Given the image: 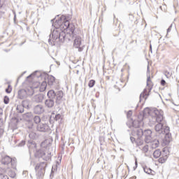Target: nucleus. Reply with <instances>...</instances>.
<instances>
[{
	"mask_svg": "<svg viewBox=\"0 0 179 179\" xmlns=\"http://www.w3.org/2000/svg\"><path fill=\"white\" fill-rule=\"evenodd\" d=\"M149 82H150V77H148L147 78V86H149Z\"/></svg>",
	"mask_w": 179,
	"mask_h": 179,
	"instance_id": "de8ad7c7",
	"label": "nucleus"
},
{
	"mask_svg": "<svg viewBox=\"0 0 179 179\" xmlns=\"http://www.w3.org/2000/svg\"><path fill=\"white\" fill-rule=\"evenodd\" d=\"M82 41H83V39H82V37H80V36L78 35L74 36L73 46L74 47V48H78L79 52L83 51V48H82Z\"/></svg>",
	"mask_w": 179,
	"mask_h": 179,
	"instance_id": "0eeeda50",
	"label": "nucleus"
},
{
	"mask_svg": "<svg viewBox=\"0 0 179 179\" xmlns=\"http://www.w3.org/2000/svg\"><path fill=\"white\" fill-rule=\"evenodd\" d=\"M34 127V124H33V123H29V126H28V128L29 129H33Z\"/></svg>",
	"mask_w": 179,
	"mask_h": 179,
	"instance_id": "79ce46f5",
	"label": "nucleus"
},
{
	"mask_svg": "<svg viewBox=\"0 0 179 179\" xmlns=\"http://www.w3.org/2000/svg\"><path fill=\"white\" fill-rule=\"evenodd\" d=\"M152 90V87L150 88L144 89V90L140 94V101H142V100H146L148 97H149V92Z\"/></svg>",
	"mask_w": 179,
	"mask_h": 179,
	"instance_id": "9b49d317",
	"label": "nucleus"
},
{
	"mask_svg": "<svg viewBox=\"0 0 179 179\" xmlns=\"http://www.w3.org/2000/svg\"><path fill=\"white\" fill-rule=\"evenodd\" d=\"M35 157H42L43 160H50L51 159V153H48L47 155H45V152L43 151V150H38L35 152Z\"/></svg>",
	"mask_w": 179,
	"mask_h": 179,
	"instance_id": "1a4fd4ad",
	"label": "nucleus"
},
{
	"mask_svg": "<svg viewBox=\"0 0 179 179\" xmlns=\"http://www.w3.org/2000/svg\"><path fill=\"white\" fill-rule=\"evenodd\" d=\"M152 139V136H150L148 137H145L144 141L145 143H151Z\"/></svg>",
	"mask_w": 179,
	"mask_h": 179,
	"instance_id": "cd10ccee",
	"label": "nucleus"
},
{
	"mask_svg": "<svg viewBox=\"0 0 179 179\" xmlns=\"http://www.w3.org/2000/svg\"><path fill=\"white\" fill-rule=\"evenodd\" d=\"M30 77V76H28V78H29Z\"/></svg>",
	"mask_w": 179,
	"mask_h": 179,
	"instance_id": "680f3d73",
	"label": "nucleus"
},
{
	"mask_svg": "<svg viewBox=\"0 0 179 179\" xmlns=\"http://www.w3.org/2000/svg\"><path fill=\"white\" fill-rule=\"evenodd\" d=\"M144 143V141H143V139H142V138H138L136 140V146H142V145H143Z\"/></svg>",
	"mask_w": 179,
	"mask_h": 179,
	"instance_id": "393cba45",
	"label": "nucleus"
},
{
	"mask_svg": "<svg viewBox=\"0 0 179 179\" xmlns=\"http://www.w3.org/2000/svg\"><path fill=\"white\" fill-rule=\"evenodd\" d=\"M24 115H25V117H30L31 115V113H27Z\"/></svg>",
	"mask_w": 179,
	"mask_h": 179,
	"instance_id": "3c124183",
	"label": "nucleus"
},
{
	"mask_svg": "<svg viewBox=\"0 0 179 179\" xmlns=\"http://www.w3.org/2000/svg\"><path fill=\"white\" fill-rule=\"evenodd\" d=\"M135 166H134V170H136V168L138 167V161L136 160L135 162Z\"/></svg>",
	"mask_w": 179,
	"mask_h": 179,
	"instance_id": "a18cd8bd",
	"label": "nucleus"
},
{
	"mask_svg": "<svg viewBox=\"0 0 179 179\" xmlns=\"http://www.w3.org/2000/svg\"><path fill=\"white\" fill-rule=\"evenodd\" d=\"M29 138H30L31 139H36V134H35V133H31V134H29Z\"/></svg>",
	"mask_w": 179,
	"mask_h": 179,
	"instance_id": "c9c22d12",
	"label": "nucleus"
},
{
	"mask_svg": "<svg viewBox=\"0 0 179 179\" xmlns=\"http://www.w3.org/2000/svg\"><path fill=\"white\" fill-rule=\"evenodd\" d=\"M3 125V120L2 119H0V127Z\"/></svg>",
	"mask_w": 179,
	"mask_h": 179,
	"instance_id": "8fccbe9b",
	"label": "nucleus"
},
{
	"mask_svg": "<svg viewBox=\"0 0 179 179\" xmlns=\"http://www.w3.org/2000/svg\"><path fill=\"white\" fill-rule=\"evenodd\" d=\"M10 164H11L13 169H15V167H16V159L11 158V161H10Z\"/></svg>",
	"mask_w": 179,
	"mask_h": 179,
	"instance_id": "c756f323",
	"label": "nucleus"
},
{
	"mask_svg": "<svg viewBox=\"0 0 179 179\" xmlns=\"http://www.w3.org/2000/svg\"><path fill=\"white\" fill-rule=\"evenodd\" d=\"M144 113L150 115L148 122L150 127H153L156 122H163V120H164V113L162 110L146 108L144 110Z\"/></svg>",
	"mask_w": 179,
	"mask_h": 179,
	"instance_id": "f257e3e1",
	"label": "nucleus"
},
{
	"mask_svg": "<svg viewBox=\"0 0 179 179\" xmlns=\"http://www.w3.org/2000/svg\"><path fill=\"white\" fill-rule=\"evenodd\" d=\"M142 152H143V153H148V152H149V145H145L143 148H142Z\"/></svg>",
	"mask_w": 179,
	"mask_h": 179,
	"instance_id": "c85d7f7f",
	"label": "nucleus"
},
{
	"mask_svg": "<svg viewBox=\"0 0 179 179\" xmlns=\"http://www.w3.org/2000/svg\"><path fill=\"white\" fill-rule=\"evenodd\" d=\"M4 103L9 104V97H8V96L4 97Z\"/></svg>",
	"mask_w": 179,
	"mask_h": 179,
	"instance_id": "58836bf2",
	"label": "nucleus"
},
{
	"mask_svg": "<svg viewBox=\"0 0 179 179\" xmlns=\"http://www.w3.org/2000/svg\"><path fill=\"white\" fill-rule=\"evenodd\" d=\"M171 27H172L171 25L169 27V29H167V33H169V31H171Z\"/></svg>",
	"mask_w": 179,
	"mask_h": 179,
	"instance_id": "603ef678",
	"label": "nucleus"
},
{
	"mask_svg": "<svg viewBox=\"0 0 179 179\" xmlns=\"http://www.w3.org/2000/svg\"><path fill=\"white\" fill-rule=\"evenodd\" d=\"M46 81L48 82V85L51 87L55 86V77L52 76H48Z\"/></svg>",
	"mask_w": 179,
	"mask_h": 179,
	"instance_id": "4468645a",
	"label": "nucleus"
},
{
	"mask_svg": "<svg viewBox=\"0 0 179 179\" xmlns=\"http://www.w3.org/2000/svg\"><path fill=\"white\" fill-rule=\"evenodd\" d=\"M0 179H9V178L3 173V175H0Z\"/></svg>",
	"mask_w": 179,
	"mask_h": 179,
	"instance_id": "4c0bfd02",
	"label": "nucleus"
},
{
	"mask_svg": "<svg viewBox=\"0 0 179 179\" xmlns=\"http://www.w3.org/2000/svg\"><path fill=\"white\" fill-rule=\"evenodd\" d=\"M34 101H36V103H41L43 101V96L40 94H37L34 96Z\"/></svg>",
	"mask_w": 179,
	"mask_h": 179,
	"instance_id": "f3484780",
	"label": "nucleus"
},
{
	"mask_svg": "<svg viewBox=\"0 0 179 179\" xmlns=\"http://www.w3.org/2000/svg\"><path fill=\"white\" fill-rule=\"evenodd\" d=\"M144 136L145 138H147L148 136H152V130L150 129L144 130Z\"/></svg>",
	"mask_w": 179,
	"mask_h": 179,
	"instance_id": "a878e982",
	"label": "nucleus"
},
{
	"mask_svg": "<svg viewBox=\"0 0 179 179\" xmlns=\"http://www.w3.org/2000/svg\"><path fill=\"white\" fill-rule=\"evenodd\" d=\"M153 156L155 159H159V157L162 156V152L160 151V150H156L155 151H154Z\"/></svg>",
	"mask_w": 179,
	"mask_h": 179,
	"instance_id": "412c9836",
	"label": "nucleus"
},
{
	"mask_svg": "<svg viewBox=\"0 0 179 179\" xmlns=\"http://www.w3.org/2000/svg\"><path fill=\"white\" fill-rule=\"evenodd\" d=\"M36 129L39 132H48L51 130V129H50V126L45 123H39L36 126Z\"/></svg>",
	"mask_w": 179,
	"mask_h": 179,
	"instance_id": "9d476101",
	"label": "nucleus"
},
{
	"mask_svg": "<svg viewBox=\"0 0 179 179\" xmlns=\"http://www.w3.org/2000/svg\"><path fill=\"white\" fill-rule=\"evenodd\" d=\"M3 136V129H0V138Z\"/></svg>",
	"mask_w": 179,
	"mask_h": 179,
	"instance_id": "37998d69",
	"label": "nucleus"
},
{
	"mask_svg": "<svg viewBox=\"0 0 179 179\" xmlns=\"http://www.w3.org/2000/svg\"><path fill=\"white\" fill-rule=\"evenodd\" d=\"M48 97H49V99H47L45 101V106H46L48 108H52L55 104L52 99H56L57 104H61V103H62V99L64 97V92H62V90H51L48 92Z\"/></svg>",
	"mask_w": 179,
	"mask_h": 179,
	"instance_id": "f03ea898",
	"label": "nucleus"
},
{
	"mask_svg": "<svg viewBox=\"0 0 179 179\" xmlns=\"http://www.w3.org/2000/svg\"><path fill=\"white\" fill-rule=\"evenodd\" d=\"M164 75L169 79V78H171L172 73H171V71H164Z\"/></svg>",
	"mask_w": 179,
	"mask_h": 179,
	"instance_id": "473e14b6",
	"label": "nucleus"
},
{
	"mask_svg": "<svg viewBox=\"0 0 179 179\" xmlns=\"http://www.w3.org/2000/svg\"><path fill=\"white\" fill-rule=\"evenodd\" d=\"M150 48L152 50V45H150Z\"/></svg>",
	"mask_w": 179,
	"mask_h": 179,
	"instance_id": "6e6d98bb",
	"label": "nucleus"
},
{
	"mask_svg": "<svg viewBox=\"0 0 179 179\" xmlns=\"http://www.w3.org/2000/svg\"><path fill=\"white\" fill-rule=\"evenodd\" d=\"M8 176H10L11 178H15L16 177V173H15V171H10L8 172Z\"/></svg>",
	"mask_w": 179,
	"mask_h": 179,
	"instance_id": "2f4dec72",
	"label": "nucleus"
},
{
	"mask_svg": "<svg viewBox=\"0 0 179 179\" xmlns=\"http://www.w3.org/2000/svg\"><path fill=\"white\" fill-rule=\"evenodd\" d=\"M143 170L146 174H151V176H155V171L152 170L150 168L145 166L143 168Z\"/></svg>",
	"mask_w": 179,
	"mask_h": 179,
	"instance_id": "a211bd4d",
	"label": "nucleus"
},
{
	"mask_svg": "<svg viewBox=\"0 0 179 179\" xmlns=\"http://www.w3.org/2000/svg\"><path fill=\"white\" fill-rule=\"evenodd\" d=\"M45 167H47V164L45 162H41L35 166L36 171H38V169L41 170L38 172V177H43V176H44V173H45Z\"/></svg>",
	"mask_w": 179,
	"mask_h": 179,
	"instance_id": "6e6552de",
	"label": "nucleus"
},
{
	"mask_svg": "<svg viewBox=\"0 0 179 179\" xmlns=\"http://www.w3.org/2000/svg\"><path fill=\"white\" fill-rule=\"evenodd\" d=\"M0 115H2V110H0Z\"/></svg>",
	"mask_w": 179,
	"mask_h": 179,
	"instance_id": "5fc2aeb1",
	"label": "nucleus"
},
{
	"mask_svg": "<svg viewBox=\"0 0 179 179\" xmlns=\"http://www.w3.org/2000/svg\"><path fill=\"white\" fill-rule=\"evenodd\" d=\"M16 110L17 113H20V114H22V113H24V108L22 105H17Z\"/></svg>",
	"mask_w": 179,
	"mask_h": 179,
	"instance_id": "4be33fe9",
	"label": "nucleus"
},
{
	"mask_svg": "<svg viewBox=\"0 0 179 179\" xmlns=\"http://www.w3.org/2000/svg\"><path fill=\"white\" fill-rule=\"evenodd\" d=\"M61 117H62L61 114H57L55 115V121H58L59 120H61Z\"/></svg>",
	"mask_w": 179,
	"mask_h": 179,
	"instance_id": "e433bc0d",
	"label": "nucleus"
},
{
	"mask_svg": "<svg viewBox=\"0 0 179 179\" xmlns=\"http://www.w3.org/2000/svg\"><path fill=\"white\" fill-rule=\"evenodd\" d=\"M44 111H45V108H44V106L41 104L36 105L34 108V113L35 114H43Z\"/></svg>",
	"mask_w": 179,
	"mask_h": 179,
	"instance_id": "f8f14e48",
	"label": "nucleus"
},
{
	"mask_svg": "<svg viewBox=\"0 0 179 179\" xmlns=\"http://www.w3.org/2000/svg\"><path fill=\"white\" fill-rule=\"evenodd\" d=\"M30 77V76H28V78H29Z\"/></svg>",
	"mask_w": 179,
	"mask_h": 179,
	"instance_id": "052dcab7",
	"label": "nucleus"
},
{
	"mask_svg": "<svg viewBox=\"0 0 179 179\" xmlns=\"http://www.w3.org/2000/svg\"><path fill=\"white\" fill-rule=\"evenodd\" d=\"M136 135L138 138H142L144 135V131L142 129H136Z\"/></svg>",
	"mask_w": 179,
	"mask_h": 179,
	"instance_id": "5701e85b",
	"label": "nucleus"
},
{
	"mask_svg": "<svg viewBox=\"0 0 179 179\" xmlns=\"http://www.w3.org/2000/svg\"><path fill=\"white\" fill-rule=\"evenodd\" d=\"M130 141H131V143H134L135 142V143H136V140L134 138V137H132V136H131L130 137Z\"/></svg>",
	"mask_w": 179,
	"mask_h": 179,
	"instance_id": "a19ab883",
	"label": "nucleus"
},
{
	"mask_svg": "<svg viewBox=\"0 0 179 179\" xmlns=\"http://www.w3.org/2000/svg\"><path fill=\"white\" fill-rule=\"evenodd\" d=\"M34 122L36 124V125H38V124H41V117H40L38 115L34 116Z\"/></svg>",
	"mask_w": 179,
	"mask_h": 179,
	"instance_id": "b1692460",
	"label": "nucleus"
},
{
	"mask_svg": "<svg viewBox=\"0 0 179 179\" xmlns=\"http://www.w3.org/2000/svg\"><path fill=\"white\" fill-rule=\"evenodd\" d=\"M65 37H66L65 32L61 31L58 28H55L49 36L48 43L50 45H55L57 40H59V41H62H62L65 40Z\"/></svg>",
	"mask_w": 179,
	"mask_h": 179,
	"instance_id": "20e7f679",
	"label": "nucleus"
},
{
	"mask_svg": "<svg viewBox=\"0 0 179 179\" xmlns=\"http://www.w3.org/2000/svg\"><path fill=\"white\" fill-rule=\"evenodd\" d=\"M157 124L155 127V129L158 134H163L165 135V138L164 139V143L165 145H169L171 141V138H170V127L167 126H164L162 122H157Z\"/></svg>",
	"mask_w": 179,
	"mask_h": 179,
	"instance_id": "7ed1b4c3",
	"label": "nucleus"
},
{
	"mask_svg": "<svg viewBox=\"0 0 179 179\" xmlns=\"http://www.w3.org/2000/svg\"><path fill=\"white\" fill-rule=\"evenodd\" d=\"M151 148H152V149H156V148H159L158 140H154V141H151Z\"/></svg>",
	"mask_w": 179,
	"mask_h": 179,
	"instance_id": "6ab92c4d",
	"label": "nucleus"
},
{
	"mask_svg": "<svg viewBox=\"0 0 179 179\" xmlns=\"http://www.w3.org/2000/svg\"><path fill=\"white\" fill-rule=\"evenodd\" d=\"M140 120H134L132 122V125L134 127V128H139V127H141V125H143V116H142V115H141L140 116Z\"/></svg>",
	"mask_w": 179,
	"mask_h": 179,
	"instance_id": "ddd939ff",
	"label": "nucleus"
},
{
	"mask_svg": "<svg viewBox=\"0 0 179 179\" xmlns=\"http://www.w3.org/2000/svg\"><path fill=\"white\" fill-rule=\"evenodd\" d=\"M6 173V169L0 168V176L5 174Z\"/></svg>",
	"mask_w": 179,
	"mask_h": 179,
	"instance_id": "f704fd0d",
	"label": "nucleus"
},
{
	"mask_svg": "<svg viewBox=\"0 0 179 179\" xmlns=\"http://www.w3.org/2000/svg\"><path fill=\"white\" fill-rule=\"evenodd\" d=\"M22 106L24 108H29V106H30V100L24 99L22 102Z\"/></svg>",
	"mask_w": 179,
	"mask_h": 179,
	"instance_id": "dca6fc26",
	"label": "nucleus"
},
{
	"mask_svg": "<svg viewBox=\"0 0 179 179\" xmlns=\"http://www.w3.org/2000/svg\"><path fill=\"white\" fill-rule=\"evenodd\" d=\"M51 22H54V20H51Z\"/></svg>",
	"mask_w": 179,
	"mask_h": 179,
	"instance_id": "13d9d810",
	"label": "nucleus"
},
{
	"mask_svg": "<svg viewBox=\"0 0 179 179\" xmlns=\"http://www.w3.org/2000/svg\"><path fill=\"white\" fill-rule=\"evenodd\" d=\"M131 115H132V111L129 110L128 113H127V117L129 118V117H131Z\"/></svg>",
	"mask_w": 179,
	"mask_h": 179,
	"instance_id": "c03bdc74",
	"label": "nucleus"
},
{
	"mask_svg": "<svg viewBox=\"0 0 179 179\" xmlns=\"http://www.w3.org/2000/svg\"><path fill=\"white\" fill-rule=\"evenodd\" d=\"M10 162H12V158L9 156H5L1 159V163L4 166H8V164H10Z\"/></svg>",
	"mask_w": 179,
	"mask_h": 179,
	"instance_id": "2eb2a0df",
	"label": "nucleus"
},
{
	"mask_svg": "<svg viewBox=\"0 0 179 179\" xmlns=\"http://www.w3.org/2000/svg\"><path fill=\"white\" fill-rule=\"evenodd\" d=\"M94 85H96V81L94 80H90V82L88 83L89 87H93V86H94Z\"/></svg>",
	"mask_w": 179,
	"mask_h": 179,
	"instance_id": "7c9ffc66",
	"label": "nucleus"
},
{
	"mask_svg": "<svg viewBox=\"0 0 179 179\" xmlns=\"http://www.w3.org/2000/svg\"><path fill=\"white\" fill-rule=\"evenodd\" d=\"M31 145H33L34 148H36V143L34 141L31 142Z\"/></svg>",
	"mask_w": 179,
	"mask_h": 179,
	"instance_id": "864d4df0",
	"label": "nucleus"
},
{
	"mask_svg": "<svg viewBox=\"0 0 179 179\" xmlns=\"http://www.w3.org/2000/svg\"><path fill=\"white\" fill-rule=\"evenodd\" d=\"M45 89H47V81H43L40 85V92H44Z\"/></svg>",
	"mask_w": 179,
	"mask_h": 179,
	"instance_id": "aec40b11",
	"label": "nucleus"
},
{
	"mask_svg": "<svg viewBox=\"0 0 179 179\" xmlns=\"http://www.w3.org/2000/svg\"><path fill=\"white\" fill-rule=\"evenodd\" d=\"M67 30H69L71 34H73V31H75V26L70 24Z\"/></svg>",
	"mask_w": 179,
	"mask_h": 179,
	"instance_id": "bb28decb",
	"label": "nucleus"
},
{
	"mask_svg": "<svg viewBox=\"0 0 179 179\" xmlns=\"http://www.w3.org/2000/svg\"><path fill=\"white\" fill-rule=\"evenodd\" d=\"M6 93H10L12 92V88H10V85H8V88L6 89Z\"/></svg>",
	"mask_w": 179,
	"mask_h": 179,
	"instance_id": "ea45409f",
	"label": "nucleus"
},
{
	"mask_svg": "<svg viewBox=\"0 0 179 179\" xmlns=\"http://www.w3.org/2000/svg\"><path fill=\"white\" fill-rule=\"evenodd\" d=\"M161 85H162V86H164V85H166V80H161Z\"/></svg>",
	"mask_w": 179,
	"mask_h": 179,
	"instance_id": "49530a36",
	"label": "nucleus"
},
{
	"mask_svg": "<svg viewBox=\"0 0 179 179\" xmlns=\"http://www.w3.org/2000/svg\"><path fill=\"white\" fill-rule=\"evenodd\" d=\"M26 143L25 141H22L20 143V146H24V144Z\"/></svg>",
	"mask_w": 179,
	"mask_h": 179,
	"instance_id": "09e8293b",
	"label": "nucleus"
},
{
	"mask_svg": "<svg viewBox=\"0 0 179 179\" xmlns=\"http://www.w3.org/2000/svg\"><path fill=\"white\" fill-rule=\"evenodd\" d=\"M55 23L59 26L60 29H63V30H68L71 24L69 21L65 20V15H62L60 19L56 20Z\"/></svg>",
	"mask_w": 179,
	"mask_h": 179,
	"instance_id": "423d86ee",
	"label": "nucleus"
},
{
	"mask_svg": "<svg viewBox=\"0 0 179 179\" xmlns=\"http://www.w3.org/2000/svg\"><path fill=\"white\" fill-rule=\"evenodd\" d=\"M148 71H149V66H148Z\"/></svg>",
	"mask_w": 179,
	"mask_h": 179,
	"instance_id": "4d7b16f0",
	"label": "nucleus"
},
{
	"mask_svg": "<svg viewBox=\"0 0 179 179\" xmlns=\"http://www.w3.org/2000/svg\"><path fill=\"white\" fill-rule=\"evenodd\" d=\"M34 94V89L33 87H29L27 89H22L18 90L17 92V99L20 100H24V99H27V97H31Z\"/></svg>",
	"mask_w": 179,
	"mask_h": 179,
	"instance_id": "39448f33",
	"label": "nucleus"
},
{
	"mask_svg": "<svg viewBox=\"0 0 179 179\" xmlns=\"http://www.w3.org/2000/svg\"><path fill=\"white\" fill-rule=\"evenodd\" d=\"M166 159H164V158H163V157H160V158L158 159V162H159V163L163 164V163H165V162H166Z\"/></svg>",
	"mask_w": 179,
	"mask_h": 179,
	"instance_id": "72a5a7b5",
	"label": "nucleus"
},
{
	"mask_svg": "<svg viewBox=\"0 0 179 179\" xmlns=\"http://www.w3.org/2000/svg\"><path fill=\"white\" fill-rule=\"evenodd\" d=\"M28 147L30 148V145H29Z\"/></svg>",
	"mask_w": 179,
	"mask_h": 179,
	"instance_id": "bf43d9fd",
	"label": "nucleus"
}]
</instances>
